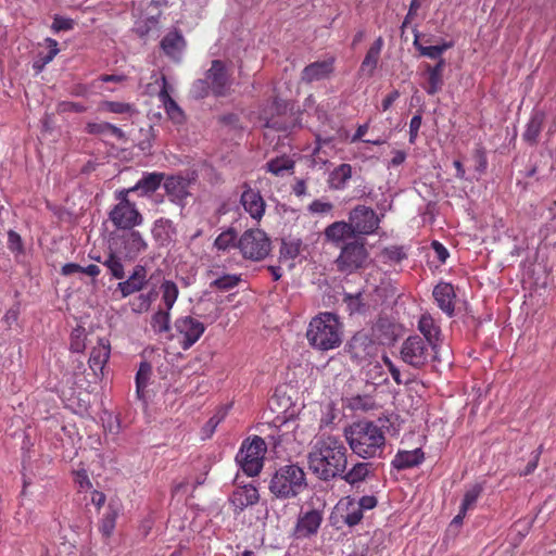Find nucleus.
<instances>
[{
  "instance_id": "33",
  "label": "nucleus",
  "mask_w": 556,
  "mask_h": 556,
  "mask_svg": "<svg viewBox=\"0 0 556 556\" xmlns=\"http://www.w3.org/2000/svg\"><path fill=\"white\" fill-rule=\"evenodd\" d=\"M325 236L329 241L339 243L353 238L355 232L349 222H334L325 229Z\"/></svg>"
},
{
  "instance_id": "8",
  "label": "nucleus",
  "mask_w": 556,
  "mask_h": 556,
  "mask_svg": "<svg viewBox=\"0 0 556 556\" xmlns=\"http://www.w3.org/2000/svg\"><path fill=\"white\" fill-rule=\"evenodd\" d=\"M170 340L177 339L182 350H189L205 331V326L192 316H180L174 321Z\"/></svg>"
},
{
  "instance_id": "59",
  "label": "nucleus",
  "mask_w": 556,
  "mask_h": 556,
  "mask_svg": "<svg viewBox=\"0 0 556 556\" xmlns=\"http://www.w3.org/2000/svg\"><path fill=\"white\" fill-rule=\"evenodd\" d=\"M399 98H400V91L392 90L389 94H387L384 97V99L381 102L382 111L383 112L388 111Z\"/></svg>"
},
{
  "instance_id": "2",
  "label": "nucleus",
  "mask_w": 556,
  "mask_h": 556,
  "mask_svg": "<svg viewBox=\"0 0 556 556\" xmlns=\"http://www.w3.org/2000/svg\"><path fill=\"white\" fill-rule=\"evenodd\" d=\"M343 435L352 453L362 459L382 458L387 438L372 420H357L344 428Z\"/></svg>"
},
{
  "instance_id": "1",
  "label": "nucleus",
  "mask_w": 556,
  "mask_h": 556,
  "mask_svg": "<svg viewBox=\"0 0 556 556\" xmlns=\"http://www.w3.org/2000/svg\"><path fill=\"white\" fill-rule=\"evenodd\" d=\"M308 468L321 481L337 479L348 467V448L336 435H323L307 455Z\"/></svg>"
},
{
  "instance_id": "52",
  "label": "nucleus",
  "mask_w": 556,
  "mask_h": 556,
  "mask_svg": "<svg viewBox=\"0 0 556 556\" xmlns=\"http://www.w3.org/2000/svg\"><path fill=\"white\" fill-rule=\"evenodd\" d=\"M74 481L78 485L79 490H89L92 488V483L88 477V473L85 469L76 470L74 472Z\"/></svg>"
},
{
  "instance_id": "31",
  "label": "nucleus",
  "mask_w": 556,
  "mask_h": 556,
  "mask_svg": "<svg viewBox=\"0 0 556 556\" xmlns=\"http://www.w3.org/2000/svg\"><path fill=\"white\" fill-rule=\"evenodd\" d=\"M351 178L352 166L348 163H342L329 173L327 182L332 190H343Z\"/></svg>"
},
{
  "instance_id": "62",
  "label": "nucleus",
  "mask_w": 556,
  "mask_h": 556,
  "mask_svg": "<svg viewBox=\"0 0 556 556\" xmlns=\"http://www.w3.org/2000/svg\"><path fill=\"white\" fill-rule=\"evenodd\" d=\"M81 271H83V266H80L79 264H76V263H66L61 268V274L63 276H70L72 274L81 273Z\"/></svg>"
},
{
  "instance_id": "23",
  "label": "nucleus",
  "mask_w": 556,
  "mask_h": 556,
  "mask_svg": "<svg viewBox=\"0 0 556 556\" xmlns=\"http://www.w3.org/2000/svg\"><path fill=\"white\" fill-rule=\"evenodd\" d=\"M425 460V452L417 447L412 451L399 450L394 455L391 466L397 471L410 469L419 466Z\"/></svg>"
},
{
  "instance_id": "53",
  "label": "nucleus",
  "mask_w": 556,
  "mask_h": 556,
  "mask_svg": "<svg viewBox=\"0 0 556 556\" xmlns=\"http://www.w3.org/2000/svg\"><path fill=\"white\" fill-rule=\"evenodd\" d=\"M332 208V203L321 200H314L308 206V211L313 214H327L331 212Z\"/></svg>"
},
{
  "instance_id": "40",
  "label": "nucleus",
  "mask_w": 556,
  "mask_h": 556,
  "mask_svg": "<svg viewBox=\"0 0 556 556\" xmlns=\"http://www.w3.org/2000/svg\"><path fill=\"white\" fill-rule=\"evenodd\" d=\"M118 513L112 506H109L108 510L103 514L100 523L99 531L104 539H110L114 532L116 526Z\"/></svg>"
},
{
  "instance_id": "51",
  "label": "nucleus",
  "mask_w": 556,
  "mask_h": 556,
  "mask_svg": "<svg viewBox=\"0 0 556 556\" xmlns=\"http://www.w3.org/2000/svg\"><path fill=\"white\" fill-rule=\"evenodd\" d=\"M73 28H74V21L72 18L63 17V16H59V15H56L53 18L52 29L55 33H59L62 30H71Z\"/></svg>"
},
{
  "instance_id": "34",
  "label": "nucleus",
  "mask_w": 556,
  "mask_h": 556,
  "mask_svg": "<svg viewBox=\"0 0 556 556\" xmlns=\"http://www.w3.org/2000/svg\"><path fill=\"white\" fill-rule=\"evenodd\" d=\"M126 255L135 258L148 249V243L137 230H131L124 240Z\"/></svg>"
},
{
  "instance_id": "11",
  "label": "nucleus",
  "mask_w": 556,
  "mask_h": 556,
  "mask_svg": "<svg viewBox=\"0 0 556 556\" xmlns=\"http://www.w3.org/2000/svg\"><path fill=\"white\" fill-rule=\"evenodd\" d=\"M349 223L355 235H371L378 229L380 219L371 207L357 205L350 212Z\"/></svg>"
},
{
  "instance_id": "10",
  "label": "nucleus",
  "mask_w": 556,
  "mask_h": 556,
  "mask_svg": "<svg viewBox=\"0 0 556 556\" xmlns=\"http://www.w3.org/2000/svg\"><path fill=\"white\" fill-rule=\"evenodd\" d=\"M367 255V250L363 242H350L342 248L336 261L338 269L340 271L353 273L364 265Z\"/></svg>"
},
{
  "instance_id": "49",
  "label": "nucleus",
  "mask_w": 556,
  "mask_h": 556,
  "mask_svg": "<svg viewBox=\"0 0 556 556\" xmlns=\"http://www.w3.org/2000/svg\"><path fill=\"white\" fill-rule=\"evenodd\" d=\"M224 416L225 414H216L207 420V422L202 428L203 438H211L213 435V433L216 430V427L224 419Z\"/></svg>"
},
{
  "instance_id": "38",
  "label": "nucleus",
  "mask_w": 556,
  "mask_h": 556,
  "mask_svg": "<svg viewBox=\"0 0 556 556\" xmlns=\"http://www.w3.org/2000/svg\"><path fill=\"white\" fill-rule=\"evenodd\" d=\"M98 110L100 112H109L119 115L127 114L129 116L134 115L137 112L135 105L131 103L108 100L101 101L99 103Z\"/></svg>"
},
{
  "instance_id": "46",
  "label": "nucleus",
  "mask_w": 556,
  "mask_h": 556,
  "mask_svg": "<svg viewBox=\"0 0 556 556\" xmlns=\"http://www.w3.org/2000/svg\"><path fill=\"white\" fill-rule=\"evenodd\" d=\"M241 281V277L235 274H226L222 277L216 278L210 283L212 289L228 291L233 289Z\"/></svg>"
},
{
  "instance_id": "25",
  "label": "nucleus",
  "mask_w": 556,
  "mask_h": 556,
  "mask_svg": "<svg viewBox=\"0 0 556 556\" xmlns=\"http://www.w3.org/2000/svg\"><path fill=\"white\" fill-rule=\"evenodd\" d=\"M110 343L104 339H100L98 344L92 348L88 363L90 369L96 376L102 374L103 368L110 358Z\"/></svg>"
},
{
  "instance_id": "5",
  "label": "nucleus",
  "mask_w": 556,
  "mask_h": 556,
  "mask_svg": "<svg viewBox=\"0 0 556 556\" xmlns=\"http://www.w3.org/2000/svg\"><path fill=\"white\" fill-rule=\"evenodd\" d=\"M231 86V74L226 64L220 60H213L205 77L193 83L192 92L198 99L206 98L210 93L220 98L229 94Z\"/></svg>"
},
{
  "instance_id": "48",
  "label": "nucleus",
  "mask_w": 556,
  "mask_h": 556,
  "mask_svg": "<svg viewBox=\"0 0 556 556\" xmlns=\"http://www.w3.org/2000/svg\"><path fill=\"white\" fill-rule=\"evenodd\" d=\"M129 306L131 312L136 314H142L144 312H148L150 309L149 299L144 298L142 293L135 296L129 301Z\"/></svg>"
},
{
  "instance_id": "37",
  "label": "nucleus",
  "mask_w": 556,
  "mask_h": 556,
  "mask_svg": "<svg viewBox=\"0 0 556 556\" xmlns=\"http://www.w3.org/2000/svg\"><path fill=\"white\" fill-rule=\"evenodd\" d=\"M160 290L162 293V302H163V306H160V307L172 311V308L174 307V304L177 301L178 295H179L178 286L173 280L165 279L161 283Z\"/></svg>"
},
{
  "instance_id": "24",
  "label": "nucleus",
  "mask_w": 556,
  "mask_h": 556,
  "mask_svg": "<svg viewBox=\"0 0 556 556\" xmlns=\"http://www.w3.org/2000/svg\"><path fill=\"white\" fill-rule=\"evenodd\" d=\"M162 88L159 92V99L164 105L165 112L175 124L185 122V114L177 102L170 97L168 91V83L165 76H162Z\"/></svg>"
},
{
  "instance_id": "12",
  "label": "nucleus",
  "mask_w": 556,
  "mask_h": 556,
  "mask_svg": "<svg viewBox=\"0 0 556 556\" xmlns=\"http://www.w3.org/2000/svg\"><path fill=\"white\" fill-rule=\"evenodd\" d=\"M345 351L352 361L361 363L376 355L377 345L370 334L358 331L349 340Z\"/></svg>"
},
{
  "instance_id": "29",
  "label": "nucleus",
  "mask_w": 556,
  "mask_h": 556,
  "mask_svg": "<svg viewBox=\"0 0 556 556\" xmlns=\"http://www.w3.org/2000/svg\"><path fill=\"white\" fill-rule=\"evenodd\" d=\"M339 505L343 509L342 517L346 526L354 527L361 523L364 518V513L356 503L355 498L346 496L340 501Z\"/></svg>"
},
{
  "instance_id": "4",
  "label": "nucleus",
  "mask_w": 556,
  "mask_h": 556,
  "mask_svg": "<svg viewBox=\"0 0 556 556\" xmlns=\"http://www.w3.org/2000/svg\"><path fill=\"white\" fill-rule=\"evenodd\" d=\"M306 488L305 471L295 464L283 465L276 469L268 484L270 494L280 501L294 498Z\"/></svg>"
},
{
  "instance_id": "14",
  "label": "nucleus",
  "mask_w": 556,
  "mask_h": 556,
  "mask_svg": "<svg viewBox=\"0 0 556 556\" xmlns=\"http://www.w3.org/2000/svg\"><path fill=\"white\" fill-rule=\"evenodd\" d=\"M241 188L240 204L244 212L248 213L252 219L257 223L261 222L265 215L266 202L260 190L253 189L247 181L242 184Z\"/></svg>"
},
{
  "instance_id": "41",
  "label": "nucleus",
  "mask_w": 556,
  "mask_h": 556,
  "mask_svg": "<svg viewBox=\"0 0 556 556\" xmlns=\"http://www.w3.org/2000/svg\"><path fill=\"white\" fill-rule=\"evenodd\" d=\"M294 168V161L287 155L277 156L266 163V170L275 176H280L283 172H289Z\"/></svg>"
},
{
  "instance_id": "17",
  "label": "nucleus",
  "mask_w": 556,
  "mask_h": 556,
  "mask_svg": "<svg viewBox=\"0 0 556 556\" xmlns=\"http://www.w3.org/2000/svg\"><path fill=\"white\" fill-rule=\"evenodd\" d=\"M334 72V59L329 58L323 61H316L306 65L301 73V80L306 84L319 81L329 78Z\"/></svg>"
},
{
  "instance_id": "42",
  "label": "nucleus",
  "mask_w": 556,
  "mask_h": 556,
  "mask_svg": "<svg viewBox=\"0 0 556 556\" xmlns=\"http://www.w3.org/2000/svg\"><path fill=\"white\" fill-rule=\"evenodd\" d=\"M343 302L346 305V311L350 315L364 314L367 309V305L364 302L363 294L357 292L356 294L345 293Z\"/></svg>"
},
{
  "instance_id": "60",
  "label": "nucleus",
  "mask_w": 556,
  "mask_h": 556,
  "mask_svg": "<svg viewBox=\"0 0 556 556\" xmlns=\"http://www.w3.org/2000/svg\"><path fill=\"white\" fill-rule=\"evenodd\" d=\"M47 42L49 45L50 51L43 59L45 64L51 62L54 59V56L59 53L56 40L48 38Z\"/></svg>"
},
{
  "instance_id": "39",
  "label": "nucleus",
  "mask_w": 556,
  "mask_h": 556,
  "mask_svg": "<svg viewBox=\"0 0 556 556\" xmlns=\"http://www.w3.org/2000/svg\"><path fill=\"white\" fill-rule=\"evenodd\" d=\"M415 31H417L415 29ZM419 34H415V40L414 46L417 48V50L420 52L421 55L430 58V59H440L442 53L446 51L447 49L453 47L452 42H443L442 45L438 46H422L418 41Z\"/></svg>"
},
{
  "instance_id": "64",
  "label": "nucleus",
  "mask_w": 556,
  "mask_h": 556,
  "mask_svg": "<svg viewBox=\"0 0 556 556\" xmlns=\"http://www.w3.org/2000/svg\"><path fill=\"white\" fill-rule=\"evenodd\" d=\"M292 191L298 198L306 195L307 187L305 180L298 179L292 187Z\"/></svg>"
},
{
  "instance_id": "19",
  "label": "nucleus",
  "mask_w": 556,
  "mask_h": 556,
  "mask_svg": "<svg viewBox=\"0 0 556 556\" xmlns=\"http://www.w3.org/2000/svg\"><path fill=\"white\" fill-rule=\"evenodd\" d=\"M258 500V491L253 484L237 486L230 496V503L237 514L242 513L249 506L255 505Z\"/></svg>"
},
{
  "instance_id": "47",
  "label": "nucleus",
  "mask_w": 556,
  "mask_h": 556,
  "mask_svg": "<svg viewBox=\"0 0 556 556\" xmlns=\"http://www.w3.org/2000/svg\"><path fill=\"white\" fill-rule=\"evenodd\" d=\"M427 75L428 81L424 88L428 94L433 96L442 89L443 76L433 72H427Z\"/></svg>"
},
{
  "instance_id": "6",
  "label": "nucleus",
  "mask_w": 556,
  "mask_h": 556,
  "mask_svg": "<svg viewBox=\"0 0 556 556\" xmlns=\"http://www.w3.org/2000/svg\"><path fill=\"white\" fill-rule=\"evenodd\" d=\"M265 453V441L261 437L254 435L242 442L236 455V462L247 476L255 477L263 469Z\"/></svg>"
},
{
  "instance_id": "58",
  "label": "nucleus",
  "mask_w": 556,
  "mask_h": 556,
  "mask_svg": "<svg viewBox=\"0 0 556 556\" xmlns=\"http://www.w3.org/2000/svg\"><path fill=\"white\" fill-rule=\"evenodd\" d=\"M382 359H383L384 365L388 367V369L392 376V379L395 381V383L402 384L400 369L393 364V362L388 356H383Z\"/></svg>"
},
{
  "instance_id": "16",
  "label": "nucleus",
  "mask_w": 556,
  "mask_h": 556,
  "mask_svg": "<svg viewBox=\"0 0 556 556\" xmlns=\"http://www.w3.org/2000/svg\"><path fill=\"white\" fill-rule=\"evenodd\" d=\"M323 522V514L319 510L312 509L298 518L293 535L296 539H307L316 534Z\"/></svg>"
},
{
  "instance_id": "43",
  "label": "nucleus",
  "mask_w": 556,
  "mask_h": 556,
  "mask_svg": "<svg viewBox=\"0 0 556 556\" xmlns=\"http://www.w3.org/2000/svg\"><path fill=\"white\" fill-rule=\"evenodd\" d=\"M483 492V486L480 483H476L470 486L464 494L463 502L460 504V508H463V514H467L468 510H471L476 507L477 501Z\"/></svg>"
},
{
  "instance_id": "13",
  "label": "nucleus",
  "mask_w": 556,
  "mask_h": 556,
  "mask_svg": "<svg viewBox=\"0 0 556 556\" xmlns=\"http://www.w3.org/2000/svg\"><path fill=\"white\" fill-rule=\"evenodd\" d=\"M109 218L118 229H132L142 224L143 217L135 203L116 204L109 213Z\"/></svg>"
},
{
  "instance_id": "18",
  "label": "nucleus",
  "mask_w": 556,
  "mask_h": 556,
  "mask_svg": "<svg viewBox=\"0 0 556 556\" xmlns=\"http://www.w3.org/2000/svg\"><path fill=\"white\" fill-rule=\"evenodd\" d=\"M147 268L142 265H136L128 279L117 283L116 291L121 292L122 298H127L134 293L140 292L148 283Z\"/></svg>"
},
{
  "instance_id": "9",
  "label": "nucleus",
  "mask_w": 556,
  "mask_h": 556,
  "mask_svg": "<svg viewBox=\"0 0 556 556\" xmlns=\"http://www.w3.org/2000/svg\"><path fill=\"white\" fill-rule=\"evenodd\" d=\"M429 344L424 338L415 334L408 337L402 344L401 358L404 363L420 368L427 364L429 358Z\"/></svg>"
},
{
  "instance_id": "35",
  "label": "nucleus",
  "mask_w": 556,
  "mask_h": 556,
  "mask_svg": "<svg viewBox=\"0 0 556 556\" xmlns=\"http://www.w3.org/2000/svg\"><path fill=\"white\" fill-rule=\"evenodd\" d=\"M152 375V366L148 362H141L136 374V396L140 401H146V389Z\"/></svg>"
},
{
  "instance_id": "50",
  "label": "nucleus",
  "mask_w": 556,
  "mask_h": 556,
  "mask_svg": "<svg viewBox=\"0 0 556 556\" xmlns=\"http://www.w3.org/2000/svg\"><path fill=\"white\" fill-rule=\"evenodd\" d=\"M58 111L61 113H67V112L83 113V112L87 111V108L79 102L62 101L58 104Z\"/></svg>"
},
{
  "instance_id": "61",
  "label": "nucleus",
  "mask_w": 556,
  "mask_h": 556,
  "mask_svg": "<svg viewBox=\"0 0 556 556\" xmlns=\"http://www.w3.org/2000/svg\"><path fill=\"white\" fill-rule=\"evenodd\" d=\"M130 192H136L135 189H132V187L130 188H127V189H122V190H118L115 192V199L118 201L117 204H127V203H131L128 199V195Z\"/></svg>"
},
{
  "instance_id": "57",
  "label": "nucleus",
  "mask_w": 556,
  "mask_h": 556,
  "mask_svg": "<svg viewBox=\"0 0 556 556\" xmlns=\"http://www.w3.org/2000/svg\"><path fill=\"white\" fill-rule=\"evenodd\" d=\"M356 503L358 504L362 511L364 513V510L374 509L378 504V500L374 495H364L359 500H357Z\"/></svg>"
},
{
  "instance_id": "45",
  "label": "nucleus",
  "mask_w": 556,
  "mask_h": 556,
  "mask_svg": "<svg viewBox=\"0 0 556 556\" xmlns=\"http://www.w3.org/2000/svg\"><path fill=\"white\" fill-rule=\"evenodd\" d=\"M237 243V233L232 228H229L217 236L214 247L219 251H226L230 248H238Z\"/></svg>"
},
{
  "instance_id": "55",
  "label": "nucleus",
  "mask_w": 556,
  "mask_h": 556,
  "mask_svg": "<svg viewBox=\"0 0 556 556\" xmlns=\"http://www.w3.org/2000/svg\"><path fill=\"white\" fill-rule=\"evenodd\" d=\"M8 248L13 252H22L23 251L22 238L14 230H10L8 232Z\"/></svg>"
},
{
  "instance_id": "3",
  "label": "nucleus",
  "mask_w": 556,
  "mask_h": 556,
  "mask_svg": "<svg viewBox=\"0 0 556 556\" xmlns=\"http://www.w3.org/2000/svg\"><path fill=\"white\" fill-rule=\"evenodd\" d=\"M342 324L332 313H320L308 324L306 338L311 346L319 351L333 350L342 343Z\"/></svg>"
},
{
  "instance_id": "15",
  "label": "nucleus",
  "mask_w": 556,
  "mask_h": 556,
  "mask_svg": "<svg viewBox=\"0 0 556 556\" xmlns=\"http://www.w3.org/2000/svg\"><path fill=\"white\" fill-rule=\"evenodd\" d=\"M190 180L184 175H169L165 174L163 180L164 190L169 200L178 205H184L185 200L190 195L189 193Z\"/></svg>"
},
{
  "instance_id": "7",
  "label": "nucleus",
  "mask_w": 556,
  "mask_h": 556,
  "mask_svg": "<svg viewBox=\"0 0 556 556\" xmlns=\"http://www.w3.org/2000/svg\"><path fill=\"white\" fill-rule=\"evenodd\" d=\"M270 239L261 229H248L238 240V249L242 256L252 261L265 258L270 251Z\"/></svg>"
},
{
  "instance_id": "63",
  "label": "nucleus",
  "mask_w": 556,
  "mask_h": 556,
  "mask_svg": "<svg viewBox=\"0 0 556 556\" xmlns=\"http://www.w3.org/2000/svg\"><path fill=\"white\" fill-rule=\"evenodd\" d=\"M406 152L402 150H395L393 151V156L390 161V166L396 167L402 165L406 160Z\"/></svg>"
},
{
  "instance_id": "27",
  "label": "nucleus",
  "mask_w": 556,
  "mask_h": 556,
  "mask_svg": "<svg viewBox=\"0 0 556 556\" xmlns=\"http://www.w3.org/2000/svg\"><path fill=\"white\" fill-rule=\"evenodd\" d=\"M170 321V311L159 307L150 318V326L156 336L170 340V334L173 333Z\"/></svg>"
},
{
  "instance_id": "26",
  "label": "nucleus",
  "mask_w": 556,
  "mask_h": 556,
  "mask_svg": "<svg viewBox=\"0 0 556 556\" xmlns=\"http://www.w3.org/2000/svg\"><path fill=\"white\" fill-rule=\"evenodd\" d=\"M165 173H144L136 185L132 186V189H135L140 197H148L154 193L163 185Z\"/></svg>"
},
{
  "instance_id": "28",
  "label": "nucleus",
  "mask_w": 556,
  "mask_h": 556,
  "mask_svg": "<svg viewBox=\"0 0 556 556\" xmlns=\"http://www.w3.org/2000/svg\"><path fill=\"white\" fill-rule=\"evenodd\" d=\"M383 39L382 37H378L372 45L369 47L362 64L359 71L367 75L368 77H371L375 73V70L377 68L379 58L381 50L383 48Z\"/></svg>"
},
{
  "instance_id": "30",
  "label": "nucleus",
  "mask_w": 556,
  "mask_h": 556,
  "mask_svg": "<svg viewBox=\"0 0 556 556\" xmlns=\"http://www.w3.org/2000/svg\"><path fill=\"white\" fill-rule=\"evenodd\" d=\"M418 330L424 334L425 341L435 348L440 341V327L430 314H422L418 321Z\"/></svg>"
},
{
  "instance_id": "44",
  "label": "nucleus",
  "mask_w": 556,
  "mask_h": 556,
  "mask_svg": "<svg viewBox=\"0 0 556 556\" xmlns=\"http://www.w3.org/2000/svg\"><path fill=\"white\" fill-rule=\"evenodd\" d=\"M102 263L115 279L122 280L125 278L124 265L121 257H118L115 253L110 252Z\"/></svg>"
},
{
  "instance_id": "20",
  "label": "nucleus",
  "mask_w": 556,
  "mask_h": 556,
  "mask_svg": "<svg viewBox=\"0 0 556 556\" xmlns=\"http://www.w3.org/2000/svg\"><path fill=\"white\" fill-rule=\"evenodd\" d=\"M433 299L439 308L448 317H452L455 312L456 293L452 283L441 281L432 292Z\"/></svg>"
},
{
  "instance_id": "32",
  "label": "nucleus",
  "mask_w": 556,
  "mask_h": 556,
  "mask_svg": "<svg viewBox=\"0 0 556 556\" xmlns=\"http://www.w3.org/2000/svg\"><path fill=\"white\" fill-rule=\"evenodd\" d=\"M544 119L545 114L542 111H536L531 115L526 126V130L522 134V139L527 143L533 146L538 142L543 128Z\"/></svg>"
},
{
  "instance_id": "54",
  "label": "nucleus",
  "mask_w": 556,
  "mask_h": 556,
  "mask_svg": "<svg viewBox=\"0 0 556 556\" xmlns=\"http://www.w3.org/2000/svg\"><path fill=\"white\" fill-rule=\"evenodd\" d=\"M422 122V117L420 114H416L412 117L409 122V143L414 144L418 137V131L420 129Z\"/></svg>"
},
{
  "instance_id": "21",
  "label": "nucleus",
  "mask_w": 556,
  "mask_h": 556,
  "mask_svg": "<svg viewBox=\"0 0 556 556\" xmlns=\"http://www.w3.org/2000/svg\"><path fill=\"white\" fill-rule=\"evenodd\" d=\"M186 45L182 34L178 29L167 33L160 42L164 54L174 62H180Z\"/></svg>"
},
{
  "instance_id": "22",
  "label": "nucleus",
  "mask_w": 556,
  "mask_h": 556,
  "mask_svg": "<svg viewBox=\"0 0 556 556\" xmlns=\"http://www.w3.org/2000/svg\"><path fill=\"white\" fill-rule=\"evenodd\" d=\"M375 469L371 463L357 462L350 469H344L338 478L345 481L352 488H358L359 483L374 476Z\"/></svg>"
},
{
  "instance_id": "56",
  "label": "nucleus",
  "mask_w": 556,
  "mask_h": 556,
  "mask_svg": "<svg viewBox=\"0 0 556 556\" xmlns=\"http://www.w3.org/2000/svg\"><path fill=\"white\" fill-rule=\"evenodd\" d=\"M431 248L435 253L437 258L440 263L444 264L450 256L447 249L439 241L434 240L431 243Z\"/></svg>"
},
{
  "instance_id": "36",
  "label": "nucleus",
  "mask_w": 556,
  "mask_h": 556,
  "mask_svg": "<svg viewBox=\"0 0 556 556\" xmlns=\"http://www.w3.org/2000/svg\"><path fill=\"white\" fill-rule=\"evenodd\" d=\"M85 130L89 135H112L117 139L125 138V132L121 128L108 122L87 123Z\"/></svg>"
}]
</instances>
